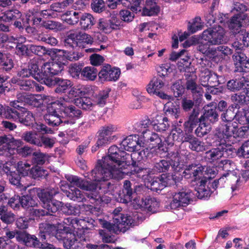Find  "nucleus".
Returning a JSON list of instances; mask_svg holds the SVG:
<instances>
[{
	"label": "nucleus",
	"instance_id": "37",
	"mask_svg": "<svg viewBox=\"0 0 249 249\" xmlns=\"http://www.w3.org/2000/svg\"><path fill=\"white\" fill-rule=\"evenodd\" d=\"M247 57L246 55L241 52H237L233 54V60L235 71L241 72L243 71V65Z\"/></svg>",
	"mask_w": 249,
	"mask_h": 249
},
{
	"label": "nucleus",
	"instance_id": "40",
	"mask_svg": "<svg viewBox=\"0 0 249 249\" xmlns=\"http://www.w3.org/2000/svg\"><path fill=\"white\" fill-rule=\"evenodd\" d=\"M159 12V7L157 5L154 0H147L145 6L143 9L142 14L144 16H151L157 14Z\"/></svg>",
	"mask_w": 249,
	"mask_h": 249
},
{
	"label": "nucleus",
	"instance_id": "61",
	"mask_svg": "<svg viewBox=\"0 0 249 249\" xmlns=\"http://www.w3.org/2000/svg\"><path fill=\"white\" fill-rule=\"evenodd\" d=\"M97 27L101 31L106 34L110 33L112 31L109 21L103 18L99 20Z\"/></svg>",
	"mask_w": 249,
	"mask_h": 249
},
{
	"label": "nucleus",
	"instance_id": "27",
	"mask_svg": "<svg viewBox=\"0 0 249 249\" xmlns=\"http://www.w3.org/2000/svg\"><path fill=\"white\" fill-rule=\"evenodd\" d=\"M172 183H168L167 181L163 180L162 178L159 177H154L147 180L145 183L147 187L154 191L162 190L165 186Z\"/></svg>",
	"mask_w": 249,
	"mask_h": 249
},
{
	"label": "nucleus",
	"instance_id": "22",
	"mask_svg": "<svg viewBox=\"0 0 249 249\" xmlns=\"http://www.w3.org/2000/svg\"><path fill=\"white\" fill-rule=\"evenodd\" d=\"M217 148L213 149L206 152V157L211 162H213L222 157L227 155V151L231 150V147H229L225 145H220Z\"/></svg>",
	"mask_w": 249,
	"mask_h": 249
},
{
	"label": "nucleus",
	"instance_id": "1",
	"mask_svg": "<svg viewBox=\"0 0 249 249\" xmlns=\"http://www.w3.org/2000/svg\"><path fill=\"white\" fill-rule=\"evenodd\" d=\"M129 159H132L131 155L121 150L116 145H112L108 149L107 155L98 160L95 168L88 175V178L92 182L77 176H67L66 178L70 184L64 185L62 183L61 190L65 192L64 188L71 189L75 186L89 191L87 194V197L91 203L97 205L103 201L101 195L97 192V189L108 188L111 184L107 180L111 178L122 179L127 174L125 166L130 164Z\"/></svg>",
	"mask_w": 249,
	"mask_h": 249
},
{
	"label": "nucleus",
	"instance_id": "47",
	"mask_svg": "<svg viewBox=\"0 0 249 249\" xmlns=\"http://www.w3.org/2000/svg\"><path fill=\"white\" fill-rule=\"evenodd\" d=\"M20 199L21 205L25 208L37 206L38 202L37 199L34 198L31 196L28 195L22 196Z\"/></svg>",
	"mask_w": 249,
	"mask_h": 249
},
{
	"label": "nucleus",
	"instance_id": "48",
	"mask_svg": "<svg viewBox=\"0 0 249 249\" xmlns=\"http://www.w3.org/2000/svg\"><path fill=\"white\" fill-rule=\"evenodd\" d=\"M146 141H150L151 142H154L153 146L158 147L159 148L162 146V141L158 135L155 133H152L148 131L143 136Z\"/></svg>",
	"mask_w": 249,
	"mask_h": 249
},
{
	"label": "nucleus",
	"instance_id": "26",
	"mask_svg": "<svg viewBox=\"0 0 249 249\" xmlns=\"http://www.w3.org/2000/svg\"><path fill=\"white\" fill-rule=\"evenodd\" d=\"M211 103L204 107L205 112L201 116L200 120H203L208 123H214L218 120V115L216 110V105L215 103L213 108L210 107Z\"/></svg>",
	"mask_w": 249,
	"mask_h": 249
},
{
	"label": "nucleus",
	"instance_id": "32",
	"mask_svg": "<svg viewBox=\"0 0 249 249\" xmlns=\"http://www.w3.org/2000/svg\"><path fill=\"white\" fill-rule=\"evenodd\" d=\"M247 18L246 15H241L240 17L233 16L228 23V26L234 34L239 32L241 27V21L245 20Z\"/></svg>",
	"mask_w": 249,
	"mask_h": 249
},
{
	"label": "nucleus",
	"instance_id": "15",
	"mask_svg": "<svg viewBox=\"0 0 249 249\" xmlns=\"http://www.w3.org/2000/svg\"><path fill=\"white\" fill-rule=\"evenodd\" d=\"M120 73L119 69L112 68L109 65H106L99 72L98 77L102 82L115 81L119 78Z\"/></svg>",
	"mask_w": 249,
	"mask_h": 249
},
{
	"label": "nucleus",
	"instance_id": "34",
	"mask_svg": "<svg viewBox=\"0 0 249 249\" xmlns=\"http://www.w3.org/2000/svg\"><path fill=\"white\" fill-rule=\"evenodd\" d=\"M164 86L163 81L158 78H153L152 79L146 87V90L148 93L154 95L157 92L160 90Z\"/></svg>",
	"mask_w": 249,
	"mask_h": 249
},
{
	"label": "nucleus",
	"instance_id": "5",
	"mask_svg": "<svg viewBox=\"0 0 249 249\" xmlns=\"http://www.w3.org/2000/svg\"><path fill=\"white\" fill-rule=\"evenodd\" d=\"M119 210L114 211L113 224L99 219L100 224L109 231L115 233L124 232L130 226H134V221L130 216L119 213Z\"/></svg>",
	"mask_w": 249,
	"mask_h": 249
},
{
	"label": "nucleus",
	"instance_id": "38",
	"mask_svg": "<svg viewBox=\"0 0 249 249\" xmlns=\"http://www.w3.org/2000/svg\"><path fill=\"white\" fill-rule=\"evenodd\" d=\"M80 19V24L84 30L90 29L95 24L94 18L89 13H81Z\"/></svg>",
	"mask_w": 249,
	"mask_h": 249
},
{
	"label": "nucleus",
	"instance_id": "21",
	"mask_svg": "<svg viewBox=\"0 0 249 249\" xmlns=\"http://www.w3.org/2000/svg\"><path fill=\"white\" fill-rule=\"evenodd\" d=\"M51 97L45 95H27L25 93V97L23 99L24 103L34 107H39L44 103L48 104Z\"/></svg>",
	"mask_w": 249,
	"mask_h": 249
},
{
	"label": "nucleus",
	"instance_id": "18",
	"mask_svg": "<svg viewBox=\"0 0 249 249\" xmlns=\"http://www.w3.org/2000/svg\"><path fill=\"white\" fill-rule=\"evenodd\" d=\"M16 239L18 242L23 243L27 247L39 248L41 246V243L36 236L29 234L25 231L18 232Z\"/></svg>",
	"mask_w": 249,
	"mask_h": 249
},
{
	"label": "nucleus",
	"instance_id": "52",
	"mask_svg": "<svg viewBox=\"0 0 249 249\" xmlns=\"http://www.w3.org/2000/svg\"><path fill=\"white\" fill-rule=\"evenodd\" d=\"M71 192L66 190L65 192L67 196L71 199L74 201H81L84 199V195L78 189H70Z\"/></svg>",
	"mask_w": 249,
	"mask_h": 249
},
{
	"label": "nucleus",
	"instance_id": "42",
	"mask_svg": "<svg viewBox=\"0 0 249 249\" xmlns=\"http://www.w3.org/2000/svg\"><path fill=\"white\" fill-rule=\"evenodd\" d=\"M110 90L106 89L100 91L97 94L93 97V101L96 105L103 107L106 104L107 100L108 98Z\"/></svg>",
	"mask_w": 249,
	"mask_h": 249
},
{
	"label": "nucleus",
	"instance_id": "2",
	"mask_svg": "<svg viewBox=\"0 0 249 249\" xmlns=\"http://www.w3.org/2000/svg\"><path fill=\"white\" fill-rule=\"evenodd\" d=\"M82 112L72 107H67L58 100L48 104L47 113L44 118L46 123L51 126L75 123L74 119L79 118Z\"/></svg>",
	"mask_w": 249,
	"mask_h": 249
},
{
	"label": "nucleus",
	"instance_id": "12",
	"mask_svg": "<svg viewBox=\"0 0 249 249\" xmlns=\"http://www.w3.org/2000/svg\"><path fill=\"white\" fill-rule=\"evenodd\" d=\"M65 41L72 48L76 47L84 48L85 44H91L93 42V39L89 35L78 33L71 34Z\"/></svg>",
	"mask_w": 249,
	"mask_h": 249
},
{
	"label": "nucleus",
	"instance_id": "44",
	"mask_svg": "<svg viewBox=\"0 0 249 249\" xmlns=\"http://www.w3.org/2000/svg\"><path fill=\"white\" fill-rule=\"evenodd\" d=\"M212 129V127L209 123L200 120L199 126L196 129V135L199 137H202L209 133Z\"/></svg>",
	"mask_w": 249,
	"mask_h": 249
},
{
	"label": "nucleus",
	"instance_id": "14",
	"mask_svg": "<svg viewBox=\"0 0 249 249\" xmlns=\"http://www.w3.org/2000/svg\"><path fill=\"white\" fill-rule=\"evenodd\" d=\"M205 167L196 165H190L185 168L182 176L186 178L191 179L192 181L200 180L208 175L204 171Z\"/></svg>",
	"mask_w": 249,
	"mask_h": 249
},
{
	"label": "nucleus",
	"instance_id": "13",
	"mask_svg": "<svg viewBox=\"0 0 249 249\" xmlns=\"http://www.w3.org/2000/svg\"><path fill=\"white\" fill-rule=\"evenodd\" d=\"M217 182L220 187H223L224 184L227 182L228 184L231 185L232 192L238 190L242 185L243 182L240 177L237 176V173L235 172L231 171L223 174L217 179Z\"/></svg>",
	"mask_w": 249,
	"mask_h": 249
},
{
	"label": "nucleus",
	"instance_id": "4",
	"mask_svg": "<svg viewBox=\"0 0 249 249\" xmlns=\"http://www.w3.org/2000/svg\"><path fill=\"white\" fill-rule=\"evenodd\" d=\"M4 117L8 120L15 122H18L27 126L32 124L34 128L43 133H52L53 131L51 128H48L45 125L39 123L33 124L35 120L34 117L30 111L26 108H21L20 111H18L10 107H8L4 112Z\"/></svg>",
	"mask_w": 249,
	"mask_h": 249
},
{
	"label": "nucleus",
	"instance_id": "50",
	"mask_svg": "<svg viewBox=\"0 0 249 249\" xmlns=\"http://www.w3.org/2000/svg\"><path fill=\"white\" fill-rule=\"evenodd\" d=\"M188 142H189V147L192 150L199 152L206 150V146L204 144V143L196 138L191 139Z\"/></svg>",
	"mask_w": 249,
	"mask_h": 249
},
{
	"label": "nucleus",
	"instance_id": "57",
	"mask_svg": "<svg viewBox=\"0 0 249 249\" xmlns=\"http://www.w3.org/2000/svg\"><path fill=\"white\" fill-rule=\"evenodd\" d=\"M66 220L68 222L71 221L70 225H71L72 227L74 228L79 229L81 228L83 229L87 227V220L86 219L78 218L71 219V218H68Z\"/></svg>",
	"mask_w": 249,
	"mask_h": 249
},
{
	"label": "nucleus",
	"instance_id": "41",
	"mask_svg": "<svg viewBox=\"0 0 249 249\" xmlns=\"http://www.w3.org/2000/svg\"><path fill=\"white\" fill-rule=\"evenodd\" d=\"M98 73L97 70L91 66L86 67L81 71V76L87 81H94Z\"/></svg>",
	"mask_w": 249,
	"mask_h": 249
},
{
	"label": "nucleus",
	"instance_id": "25",
	"mask_svg": "<svg viewBox=\"0 0 249 249\" xmlns=\"http://www.w3.org/2000/svg\"><path fill=\"white\" fill-rule=\"evenodd\" d=\"M184 138V133L182 130L178 127H176L173 129L170 134L165 140V142L167 143L168 145H173L174 142L175 141L177 142H188V138Z\"/></svg>",
	"mask_w": 249,
	"mask_h": 249
},
{
	"label": "nucleus",
	"instance_id": "10",
	"mask_svg": "<svg viewBox=\"0 0 249 249\" xmlns=\"http://www.w3.org/2000/svg\"><path fill=\"white\" fill-rule=\"evenodd\" d=\"M193 193L190 189L183 188L176 192L171 193L170 207L172 209L185 207L192 201Z\"/></svg>",
	"mask_w": 249,
	"mask_h": 249
},
{
	"label": "nucleus",
	"instance_id": "43",
	"mask_svg": "<svg viewBox=\"0 0 249 249\" xmlns=\"http://www.w3.org/2000/svg\"><path fill=\"white\" fill-rule=\"evenodd\" d=\"M117 127L116 126L108 124L102 127L99 131V133L107 137H109L112 141L116 139V136L113 135L114 133L117 131Z\"/></svg>",
	"mask_w": 249,
	"mask_h": 249
},
{
	"label": "nucleus",
	"instance_id": "3",
	"mask_svg": "<svg viewBox=\"0 0 249 249\" xmlns=\"http://www.w3.org/2000/svg\"><path fill=\"white\" fill-rule=\"evenodd\" d=\"M247 132L246 126L238 128L235 123L222 124L216 130L215 136L220 145L231 147V144L236 142L237 138L244 137Z\"/></svg>",
	"mask_w": 249,
	"mask_h": 249
},
{
	"label": "nucleus",
	"instance_id": "62",
	"mask_svg": "<svg viewBox=\"0 0 249 249\" xmlns=\"http://www.w3.org/2000/svg\"><path fill=\"white\" fill-rule=\"evenodd\" d=\"M171 89L175 97L181 96L184 92V88L182 86L181 81H178L174 83L172 86Z\"/></svg>",
	"mask_w": 249,
	"mask_h": 249
},
{
	"label": "nucleus",
	"instance_id": "35",
	"mask_svg": "<svg viewBox=\"0 0 249 249\" xmlns=\"http://www.w3.org/2000/svg\"><path fill=\"white\" fill-rule=\"evenodd\" d=\"M81 12L67 11L61 16V19L70 25H74L79 21Z\"/></svg>",
	"mask_w": 249,
	"mask_h": 249
},
{
	"label": "nucleus",
	"instance_id": "16",
	"mask_svg": "<svg viewBox=\"0 0 249 249\" xmlns=\"http://www.w3.org/2000/svg\"><path fill=\"white\" fill-rule=\"evenodd\" d=\"M23 144V142L20 139H15L12 136L4 135L0 137V149L3 150H10L20 148Z\"/></svg>",
	"mask_w": 249,
	"mask_h": 249
},
{
	"label": "nucleus",
	"instance_id": "53",
	"mask_svg": "<svg viewBox=\"0 0 249 249\" xmlns=\"http://www.w3.org/2000/svg\"><path fill=\"white\" fill-rule=\"evenodd\" d=\"M203 24L200 17H196L191 22H189L188 29L191 33H195L198 30H201Z\"/></svg>",
	"mask_w": 249,
	"mask_h": 249
},
{
	"label": "nucleus",
	"instance_id": "8",
	"mask_svg": "<svg viewBox=\"0 0 249 249\" xmlns=\"http://www.w3.org/2000/svg\"><path fill=\"white\" fill-rule=\"evenodd\" d=\"M56 194L57 192L53 190L43 189L37 192V196L42 202L43 207L47 210L46 211L47 214L56 213L62 206L61 202L53 198Z\"/></svg>",
	"mask_w": 249,
	"mask_h": 249
},
{
	"label": "nucleus",
	"instance_id": "55",
	"mask_svg": "<svg viewBox=\"0 0 249 249\" xmlns=\"http://www.w3.org/2000/svg\"><path fill=\"white\" fill-rule=\"evenodd\" d=\"M199 112L198 110L194 109L192 113L190 115L189 120L185 123V125L191 128H194L198 123H200V118L198 117Z\"/></svg>",
	"mask_w": 249,
	"mask_h": 249
},
{
	"label": "nucleus",
	"instance_id": "6",
	"mask_svg": "<svg viewBox=\"0 0 249 249\" xmlns=\"http://www.w3.org/2000/svg\"><path fill=\"white\" fill-rule=\"evenodd\" d=\"M187 152L184 150H179L169 154L171 162L162 160L156 163L154 168L158 172H165L168 171L170 166L176 171H179L184 165V160L186 159Z\"/></svg>",
	"mask_w": 249,
	"mask_h": 249
},
{
	"label": "nucleus",
	"instance_id": "60",
	"mask_svg": "<svg viewBox=\"0 0 249 249\" xmlns=\"http://www.w3.org/2000/svg\"><path fill=\"white\" fill-rule=\"evenodd\" d=\"M31 168V164L27 162L19 161L18 163L17 170L23 176L29 175Z\"/></svg>",
	"mask_w": 249,
	"mask_h": 249
},
{
	"label": "nucleus",
	"instance_id": "11",
	"mask_svg": "<svg viewBox=\"0 0 249 249\" xmlns=\"http://www.w3.org/2000/svg\"><path fill=\"white\" fill-rule=\"evenodd\" d=\"M198 50L204 54H206L214 61H219L225 56L232 53L231 49L227 46H220L216 48H210L206 46L200 44L198 46Z\"/></svg>",
	"mask_w": 249,
	"mask_h": 249
},
{
	"label": "nucleus",
	"instance_id": "63",
	"mask_svg": "<svg viewBox=\"0 0 249 249\" xmlns=\"http://www.w3.org/2000/svg\"><path fill=\"white\" fill-rule=\"evenodd\" d=\"M25 97V93L18 94L17 95V100L10 102V106L12 107V109H15L18 111H20L21 108H24L21 107V104L24 103L23 98Z\"/></svg>",
	"mask_w": 249,
	"mask_h": 249
},
{
	"label": "nucleus",
	"instance_id": "59",
	"mask_svg": "<svg viewBox=\"0 0 249 249\" xmlns=\"http://www.w3.org/2000/svg\"><path fill=\"white\" fill-rule=\"evenodd\" d=\"M44 26L46 29L56 31H61L65 29V26L61 23L53 20H50L45 22Z\"/></svg>",
	"mask_w": 249,
	"mask_h": 249
},
{
	"label": "nucleus",
	"instance_id": "19",
	"mask_svg": "<svg viewBox=\"0 0 249 249\" xmlns=\"http://www.w3.org/2000/svg\"><path fill=\"white\" fill-rule=\"evenodd\" d=\"M80 87V85H76L72 87L67 95H66L62 98H60L58 101L59 102H62L63 103L65 107H72L75 109H78L74 106L72 105H69L68 104L73 102L75 103V100L77 98H79V97H80L81 96H83L81 90V88Z\"/></svg>",
	"mask_w": 249,
	"mask_h": 249
},
{
	"label": "nucleus",
	"instance_id": "46",
	"mask_svg": "<svg viewBox=\"0 0 249 249\" xmlns=\"http://www.w3.org/2000/svg\"><path fill=\"white\" fill-rule=\"evenodd\" d=\"M165 113L167 115L177 119L180 116V110L179 106L173 103H167L165 106Z\"/></svg>",
	"mask_w": 249,
	"mask_h": 249
},
{
	"label": "nucleus",
	"instance_id": "36",
	"mask_svg": "<svg viewBox=\"0 0 249 249\" xmlns=\"http://www.w3.org/2000/svg\"><path fill=\"white\" fill-rule=\"evenodd\" d=\"M75 104L79 107L86 110H92L95 106L94 101L89 97H80L75 100Z\"/></svg>",
	"mask_w": 249,
	"mask_h": 249
},
{
	"label": "nucleus",
	"instance_id": "7",
	"mask_svg": "<svg viewBox=\"0 0 249 249\" xmlns=\"http://www.w3.org/2000/svg\"><path fill=\"white\" fill-rule=\"evenodd\" d=\"M225 30L223 27H217L209 28L204 30L201 35V41L200 44L208 47L210 45H218L225 42Z\"/></svg>",
	"mask_w": 249,
	"mask_h": 249
},
{
	"label": "nucleus",
	"instance_id": "28",
	"mask_svg": "<svg viewBox=\"0 0 249 249\" xmlns=\"http://www.w3.org/2000/svg\"><path fill=\"white\" fill-rule=\"evenodd\" d=\"M210 177L208 176L203 178L199 181V185L196 189V195L199 199L207 198L211 195V192L208 186H206V183Z\"/></svg>",
	"mask_w": 249,
	"mask_h": 249
},
{
	"label": "nucleus",
	"instance_id": "33",
	"mask_svg": "<svg viewBox=\"0 0 249 249\" xmlns=\"http://www.w3.org/2000/svg\"><path fill=\"white\" fill-rule=\"evenodd\" d=\"M169 126L168 120L166 117L157 116L156 119L152 121V127L155 130L157 131H165Z\"/></svg>",
	"mask_w": 249,
	"mask_h": 249
},
{
	"label": "nucleus",
	"instance_id": "30",
	"mask_svg": "<svg viewBox=\"0 0 249 249\" xmlns=\"http://www.w3.org/2000/svg\"><path fill=\"white\" fill-rule=\"evenodd\" d=\"M63 242L64 247L68 249H77L80 246L78 244V239L73 233H65L63 234Z\"/></svg>",
	"mask_w": 249,
	"mask_h": 249
},
{
	"label": "nucleus",
	"instance_id": "54",
	"mask_svg": "<svg viewBox=\"0 0 249 249\" xmlns=\"http://www.w3.org/2000/svg\"><path fill=\"white\" fill-rule=\"evenodd\" d=\"M134 172L136 174V176L142 179L145 183L147 180L151 178L152 177L150 176V170L148 168H141L138 167H135Z\"/></svg>",
	"mask_w": 249,
	"mask_h": 249
},
{
	"label": "nucleus",
	"instance_id": "24",
	"mask_svg": "<svg viewBox=\"0 0 249 249\" xmlns=\"http://www.w3.org/2000/svg\"><path fill=\"white\" fill-rule=\"evenodd\" d=\"M42 65V60L38 57H36L31 59L29 63L28 69L31 72V76L36 80L41 83L42 70L38 68L39 66Z\"/></svg>",
	"mask_w": 249,
	"mask_h": 249
},
{
	"label": "nucleus",
	"instance_id": "58",
	"mask_svg": "<svg viewBox=\"0 0 249 249\" xmlns=\"http://www.w3.org/2000/svg\"><path fill=\"white\" fill-rule=\"evenodd\" d=\"M232 102V108H238L243 105L246 101V97L244 94H234L231 96Z\"/></svg>",
	"mask_w": 249,
	"mask_h": 249
},
{
	"label": "nucleus",
	"instance_id": "20",
	"mask_svg": "<svg viewBox=\"0 0 249 249\" xmlns=\"http://www.w3.org/2000/svg\"><path fill=\"white\" fill-rule=\"evenodd\" d=\"M46 85L48 87L56 86L55 92L57 93H62L65 92L68 89L71 88L72 83L69 80L55 77L52 81H48Z\"/></svg>",
	"mask_w": 249,
	"mask_h": 249
},
{
	"label": "nucleus",
	"instance_id": "39",
	"mask_svg": "<svg viewBox=\"0 0 249 249\" xmlns=\"http://www.w3.org/2000/svg\"><path fill=\"white\" fill-rule=\"evenodd\" d=\"M21 17V13L18 10H10L6 11L0 17V20L1 22L7 23L11 20L18 19Z\"/></svg>",
	"mask_w": 249,
	"mask_h": 249
},
{
	"label": "nucleus",
	"instance_id": "51",
	"mask_svg": "<svg viewBox=\"0 0 249 249\" xmlns=\"http://www.w3.org/2000/svg\"><path fill=\"white\" fill-rule=\"evenodd\" d=\"M235 120L242 125L249 124V111L243 109L235 114Z\"/></svg>",
	"mask_w": 249,
	"mask_h": 249
},
{
	"label": "nucleus",
	"instance_id": "56",
	"mask_svg": "<svg viewBox=\"0 0 249 249\" xmlns=\"http://www.w3.org/2000/svg\"><path fill=\"white\" fill-rule=\"evenodd\" d=\"M152 126V122L148 119L142 120L139 124L137 125L136 129L138 132L142 133L143 136L149 131L148 128Z\"/></svg>",
	"mask_w": 249,
	"mask_h": 249
},
{
	"label": "nucleus",
	"instance_id": "17",
	"mask_svg": "<svg viewBox=\"0 0 249 249\" xmlns=\"http://www.w3.org/2000/svg\"><path fill=\"white\" fill-rule=\"evenodd\" d=\"M227 88L231 91L243 89L247 95L249 97V81L245 77L229 81L227 83Z\"/></svg>",
	"mask_w": 249,
	"mask_h": 249
},
{
	"label": "nucleus",
	"instance_id": "9",
	"mask_svg": "<svg viewBox=\"0 0 249 249\" xmlns=\"http://www.w3.org/2000/svg\"><path fill=\"white\" fill-rule=\"evenodd\" d=\"M65 62L58 61L54 58L52 60L46 62L42 61L41 66L42 74L41 83L47 85V82L52 81L54 79L53 75H57L62 71Z\"/></svg>",
	"mask_w": 249,
	"mask_h": 249
},
{
	"label": "nucleus",
	"instance_id": "64",
	"mask_svg": "<svg viewBox=\"0 0 249 249\" xmlns=\"http://www.w3.org/2000/svg\"><path fill=\"white\" fill-rule=\"evenodd\" d=\"M5 174L7 175L11 184L16 186L20 185V178L19 175L15 171H12L10 167H9V173H5Z\"/></svg>",
	"mask_w": 249,
	"mask_h": 249
},
{
	"label": "nucleus",
	"instance_id": "49",
	"mask_svg": "<svg viewBox=\"0 0 249 249\" xmlns=\"http://www.w3.org/2000/svg\"><path fill=\"white\" fill-rule=\"evenodd\" d=\"M74 0H64L59 2H56L51 5V8L53 11L56 12H62L64 9L71 5Z\"/></svg>",
	"mask_w": 249,
	"mask_h": 249
},
{
	"label": "nucleus",
	"instance_id": "23",
	"mask_svg": "<svg viewBox=\"0 0 249 249\" xmlns=\"http://www.w3.org/2000/svg\"><path fill=\"white\" fill-rule=\"evenodd\" d=\"M138 140V137L136 135L129 136L122 141L121 148L130 152L139 150L141 145Z\"/></svg>",
	"mask_w": 249,
	"mask_h": 249
},
{
	"label": "nucleus",
	"instance_id": "29",
	"mask_svg": "<svg viewBox=\"0 0 249 249\" xmlns=\"http://www.w3.org/2000/svg\"><path fill=\"white\" fill-rule=\"evenodd\" d=\"M55 59L65 63L66 60L75 61L79 59L80 55L76 52H67L64 50H57L55 52Z\"/></svg>",
	"mask_w": 249,
	"mask_h": 249
},
{
	"label": "nucleus",
	"instance_id": "31",
	"mask_svg": "<svg viewBox=\"0 0 249 249\" xmlns=\"http://www.w3.org/2000/svg\"><path fill=\"white\" fill-rule=\"evenodd\" d=\"M40 136L36 131H29L23 133L21 137L27 142L41 147Z\"/></svg>",
	"mask_w": 249,
	"mask_h": 249
},
{
	"label": "nucleus",
	"instance_id": "45",
	"mask_svg": "<svg viewBox=\"0 0 249 249\" xmlns=\"http://www.w3.org/2000/svg\"><path fill=\"white\" fill-rule=\"evenodd\" d=\"M142 207L149 212L156 213L159 207V202L155 198L145 199L142 203Z\"/></svg>",
	"mask_w": 249,
	"mask_h": 249
}]
</instances>
